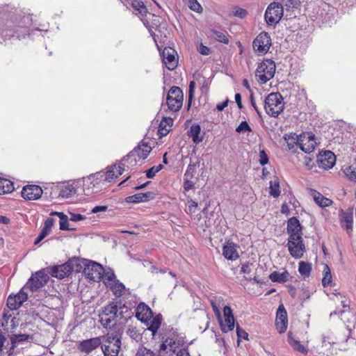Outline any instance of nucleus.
Segmentation results:
<instances>
[{
    "label": "nucleus",
    "mask_w": 356,
    "mask_h": 356,
    "mask_svg": "<svg viewBox=\"0 0 356 356\" xmlns=\"http://www.w3.org/2000/svg\"><path fill=\"white\" fill-rule=\"evenodd\" d=\"M343 172L350 181H356V170L352 166L347 167Z\"/></svg>",
    "instance_id": "53"
},
{
    "label": "nucleus",
    "mask_w": 356,
    "mask_h": 356,
    "mask_svg": "<svg viewBox=\"0 0 356 356\" xmlns=\"http://www.w3.org/2000/svg\"><path fill=\"white\" fill-rule=\"evenodd\" d=\"M79 261L80 260L76 258L70 259L62 265L51 267L50 273L53 277L63 279L65 277L69 276L73 271L80 272L82 266Z\"/></svg>",
    "instance_id": "3"
},
{
    "label": "nucleus",
    "mask_w": 356,
    "mask_h": 356,
    "mask_svg": "<svg viewBox=\"0 0 356 356\" xmlns=\"http://www.w3.org/2000/svg\"><path fill=\"white\" fill-rule=\"evenodd\" d=\"M50 232V230L45 229V227H42L40 234L36 238L34 245H37L44 238H45Z\"/></svg>",
    "instance_id": "60"
},
{
    "label": "nucleus",
    "mask_w": 356,
    "mask_h": 356,
    "mask_svg": "<svg viewBox=\"0 0 356 356\" xmlns=\"http://www.w3.org/2000/svg\"><path fill=\"white\" fill-rule=\"evenodd\" d=\"M173 120L171 118H163L159 126L158 135L160 138L165 136L171 130Z\"/></svg>",
    "instance_id": "33"
},
{
    "label": "nucleus",
    "mask_w": 356,
    "mask_h": 356,
    "mask_svg": "<svg viewBox=\"0 0 356 356\" xmlns=\"http://www.w3.org/2000/svg\"><path fill=\"white\" fill-rule=\"evenodd\" d=\"M181 343L179 341H177L172 339H166L160 346V348L156 356H177V353L180 348Z\"/></svg>",
    "instance_id": "13"
},
{
    "label": "nucleus",
    "mask_w": 356,
    "mask_h": 356,
    "mask_svg": "<svg viewBox=\"0 0 356 356\" xmlns=\"http://www.w3.org/2000/svg\"><path fill=\"white\" fill-rule=\"evenodd\" d=\"M188 137L192 138V140L195 144H199L204 139V136L201 135V127L199 124H193L187 131Z\"/></svg>",
    "instance_id": "31"
},
{
    "label": "nucleus",
    "mask_w": 356,
    "mask_h": 356,
    "mask_svg": "<svg viewBox=\"0 0 356 356\" xmlns=\"http://www.w3.org/2000/svg\"><path fill=\"white\" fill-rule=\"evenodd\" d=\"M270 194L274 197H277L280 195V184L277 181L270 182Z\"/></svg>",
    "instance_id": "48"
},
{
    "label": "nucleus",
    "mask_w": 356,
    "mask_h": 356,
    "mask_svg": "<svg viewBox=\"0 0 356 356\" xmlns=\"http://www.w3.org/2000/svg\"><path fill=\"white\" fill-rule=\"evenodd\" d=\"M236 131L238 133L245 132V131H252L251 127L249 126L246 121H243L236 129Z\"/></svg>",
    "instance_id": "57"
},
{
    "label": "nucleus",
    "mask_w": 356,
    "mask_h": 356,
    "mask_svg": "<svg viewBox=\"0 0 356 356\" xmlns=\"http://www.w3.org/2000/svg\"><path fill=\"white\" fill-rule=\"evenodd\" d=\"M136 150H131L126 156L119 163L120 165L123 166L124 171L132 170L137 165L138 161L140 160L138 159V156L136 154Z\"/></svg>",
    "instance_id": "25"
},
{
    "label": "nucleus",
    "mask_w": 356,
    "mask_h": 356,
    "mask_svg": "<svg viewBox=\"0 0 356 356\" xmlns=\"http://www.w3.org/2000/svg\"><path fill=\"white\" fill-rule=\"evenodd\" d=\"M209 36L219 42H222V33L220 31L211 30L209 33Z\"/></svg>",
    "instance_id": "63"
},
{
    "label": "nucleus",
    "mask_w": 356,
    "mask_h": 356,
    "mask_svg": "<svg viewBox=\"0 0 356 356\" xmlns=\"http://www.w3.org/2000/svg\"><path fill=\"white\" fill-rule=\"evenodd\" d=\"M51 215H56L59 218V219H60L59 224H60V229H62V230L70 229L68 218L66 215H65L62 212H53L51 213Z\"/></svg>",
    "instance_id": "41"
},
{
    "label": "nucleus",
    "mask_w": 356,
    "mask_h": 356,
    "mask_svg": "<svg viewBox=\"0 0 356 356\" xmlns=\"http://www.w3.org/2000/svg\"><path fill=\"white\" fill-rule=\"evenodd\" d=\"M162 60L169 70H175L179 62L177 51L171 47H165L161 54Z\"/></svg>",
    "instance_id": "14"
},
{
    "label": "nucleus",
    "mask_w": 356,
    "mask_h": 356,
    "mask_svg": "<svg viewBox=\"0 0 356 356\" xmlns=\"http://www.w3.org/2000/svg\"><path fill=\"white\" fill-rule=\"evenodd\" d=\"M317 161L320 168L329 170L335 164L336 157L331 151H325L318 154Z\"/></svg>",
    "instance_id": "17"
},
{
    "label": "nucleus",
    "mask_w": 356,
    "mask_h": 356,
    "mask_svg": "<svg viewBox=\"0 0 356 356\" xmlns=\"http://www.w3.org/2000/svg\"><path fill=\"white\" fill-rule=\"evenodd\" d=\"M188 207L186 212L189 213H193L196 211L197 208V203L193 201V200H190L188 201Z\"/></svg>",
    "instance_id": "62"
},
{
    "label": "nucleus",
    "mask_w": 356,
    "mask_h": 356,
    "mask_svg": "<svg viewBox=\"0 0 356 356\" xmlns=\"http://www.w3.org/2000/svg\"><path fill=\"white\" fill-rule=\"evenodd\" d=\"M124 171V168L123 166L120 165V163H115L112 166L108 167L106 172H101L103 175V180L104 183H106L113 181L121 175Z\"/></svg>",
    "instance_id": "20"
},
{
    "label": "nucleus",
    "mask_w": 356,
    "mask_h": 356,
    "mask_svg": "<svg viewBox=\"0 0 356 356\" xmlns=\"http://www.w3.org/2000/svg\"><path fill=\"white\" fill-rule=\"evenodd\" d=\"M247 13L246 10L240 7H235L232 11V14L234 16L238 17L241 19L244 18L247 15Z\"/></svg>",
    "instance_id": "56"
},
{
    "label": "nucleus",
    "mask_w": 356,
    "mask_h": 356,
    "mask_svg": "<svg viewBox=\"0 0 356 356\" xmlns=\"http://www.w3.org/2000/svg\"><path fill=\"white\" fill-rule=\"evenodd\" d=\"M102 343L101 337L83 340L79 343L78 349L83 353L89 354L101 346Z\"/></svg>",
    "instance_id": "19"
},
{
    "label": "nucleus",
    "mask_w": 356,
    "mask_h": 356,
    "mask_svg": "<svg viewBox=\"0 0 356 356\" xmlns=\"http://www.w3.org/2000/svg\"><path fill=\"white\" fill-rule=\"evenodd\" d=\"M235 246H224V257L229 260H235L238 257Z\"/></svg>",
    "instance_id": "43"
},
{
    "label": "nucleus",
    "mask_w": 356,
    "mask_h": 356,
    "mask_svg": "<svg viewBox=\"0 0 356 356\" xmlns=\"http://www.w3.org/2000/svg\"><path fill=\"white\" fill-rule=\"evenodd\" d=\"M102 176V172H98L83 179V191L86 195H89L101 190L105 184Z\"/></svg>",
    "instance_id": "6"
},
{
    "label": "nucleus",
    "mask_w": 356,
    "mask_h": 356,
    "mask_svg": "<svg viewBox=\"0 0 356 356\" xmlns=\"http://www.w3.org/2000/svg\"><path fill=\"white\" fill-rule=\"evenodd\" d=\"M191 170V166L189 165L187 168V170L184 175V192H188L194 186V182L189 180V177H193V175H190V170Z\"/></svg>",
    "instance_id": "42"
},
{
    "label": "nucleus",
    "mask_w": 356,
    "mask_h": 356,
    "mask_svg": "<svg viewBox=\"0 0 356 356\" xmlns=\"http://www.w3.org/2000/svg\"><path fill=\"white\" fill-rule=\"evenodd\" d=\"M287 231L289 234L287 245H302V227L296 218L292 217L289 219Z\"/></svg>",
    "instance_id": "9"
},
{
    "label": "nucleus",
    "mask_w": 356,
    "mask_h": 356,
    "mask_svg": "<svg viewBox=\"0 0 356 356\" xmlns=\"http://www.w3.org/2000/svg\"><path fill=\"white\" fill-rule=\"evenodd\" d=\"M288 340L290 346L293 348V350L301 353L302 354L306 355L308 353V349L305 347L303 345L300 343V341L298 339H296L291 332L288 333Z\"/></svg>",
    "instance_id": "36"
},
{
    "label": "nucleus",
    "mask_w": 356,
    "mask_h": 356,
    "mask_svg": "<svg viewBox=\"0 0 356 356\" xmlns=\"http://www.w3.org/2000/svg\"><path fill=\"white\" fill-rule=\"evenodd\" d=\"M79 263H82L83 272L88 278L93 281H98L102 279V273H104L102 265L86 259L80 260Z\"/></svg>",
    "instance_id": "8"
},
{
    "label": "nucleus",
    "mask_w": 356,
    "mask_h": 356,
    "mask_svg": "<svg viewBox=\"0 0 356 356\" xmlns=\"http://www.w3.org/2000/svg\"><path fill=\"white\" fill-rule=\"evenodd\" d=\"M28 298L26 293L21 290L17 294L10 295L7 299V306L11 310L18 309Z\"/></svg>",
    "instance_id": "21"
},
{
    "label": "nucleus",
    "mask_w": 356,
    "mask_h": 356,
    "mask_svg": "<svg viewBox=\"0 0 356 356\" xmlns=\"http://www.w3.org/2000/svg\"><path fill=\"white\" fill-rule=\"evenodd\" d=\"M101 348L104 356H118L121 348V340L118 334L112 333L101 337Z\"/></svg>",
    "instance_id": "4"
},
{
    "label": "nucleus",
    "mask_w": 356,
    "mask_h": 356,
    "mask_svg": "<svg viewBox=\"0 0 356 356\" xmlns=\"http://www.w3.org/2000/svg\"><path fill=\"white\" fill-rule=\"evenodd\" d=\"M264 107L268 115L277 118L284 107L282 96L279 92L270 93L264 100Z\"/></svg>",
    "instance_id": "2"
},
{
    "label": "nucleus",
    "mask_w": 356,
    "mask_h": 356,
    "mask_svg": "<svg viewBox=\"0 0 356 356\" xmlns=\"http://www.w3.org/2000/svg\"><path fill=\"white\" fill-rule=\"evenodd\" d=\"M284 14L282 4L273 2L268 5L265 12V19L268 25H275L282 19Z\"/></svg>",
    "instance_id": "10"
},
{
    "label": "nucleus",
    "mask_w": 356,
    "mask_h": 356,
    "mask_svg": "<svg viewBox=\"0 0 356 356\" xmlns=\"http://www.w3.org/2000/svg\"><path fill=\"white\" fill-rule=\"evenodd\" d=\"M332 315H339L341 319L347 324L348 327L356 324V314L351 309H343L339 312L335 311L330 314V316Z\"/></svg>",
    "instance_id": "24"
},
{
    "label": "nucleus",
    "mask_w": 356,
    "mask_h": 356,
    "mask_svg": "<svg viewBox=\"0 0 356 356\" xmlns=\"http://www.w3.org/2000/svg\"><path fill=\"white\" fill-rule=\"evenodd\" d=\"M136 356H156V354L150 349L142 347L138 350Z\"/></svg>",
    "instance_id": "55"
},
{
    "label": "nucleus",
    "mask_w": 356,
    "mask_h": 356,
    "mask_svg": "<svg viewBox=\"0 0 356 356\" xmlns=\"http://www.w3.org/2000/svg\"><path fill=\"white\" fill-rule=\"evenodd\" d=\"M312 196L315 203L321 207H327L332 204L333 202L329 198L325 197L319 192L312 191Z\"/></svg>",
    "instance_id": "34"
},
{
    "label": "nucleus",
    "mask_w": 356,
    "mask_h": 356,
    "mask_svg": "<svg viewBox=\"0 0 356 356\" xmlns=\"http://www.w3.org/2000/svg\"><path fill=\"white\" fill-rule=\"evenodd\" d=\"M299 3V0H282L281 4H282L283 8H285L286 11H289L298 8Z\"/></svg>",
    "instance_id": "46"
},
{
    "label": "nucleus",
    "mask_w": 356,
    "mask_h": 356,
    "mask_svg": "<svg viewBox=\"0 0 356 356\" xmlns=\"http://www.w3.org/2000/svg\"><path fill=\"white\" fill-rule=\"evenodd\" d=\"M259 162L261 165H264L268 163V156L264 149L259 151Z\"/></svg>",
    "instance_id": "61"
},
{
    "label": "nucleus",
    "mask_w": 356,
    "mask_h": 356,
    "mask_svg": "<svg viewBox=\"0 0 356 356\" xmlns=\"http://www.w3.org/2000/svg\"><path fill=\"white\" fill-rule=\"evenodd\" d=\"M128 3L131 4L132 8L134 9L135 11L137 13H136V15H138L142 21H143L144 24L147 26V23L145 22V17H147V15H152L154 17V15L148 13L147 9L146 6H145V3L143 1L140 0H126Z\"/></svg>",
    "instance_id": "23"
},
{
    "label": "nucleus",
    "mask_w": 356,
    "mask_h": 356,
    "mask_svg": "<svg viewBox=\"0 0 356 356\" xmlns=\"http://www.w3.org/2000/svg\"><path fill=\"white\" fill-rule=\"evenodd\" d=\"M43 191L40 186L29 184L23 187L22 197L26 200H35L41 197Z\"/></svg>",
    "instance_id": "15"
},
{
    "label": "nucleus",
    "mask_w": 356,
    "mask_h": 356,
    "mask_svg": "<svg viewBox=\"0 0 356 356\" xmlns=\"http://www.w3.org/2000/svg\"><path fill=\"white\" fill-rule=\"evenodd\" d=\"M102 278L103 279L104 282L107 286H108L110 284H111V282H114L116 280L115 274L112 271L102 273Z\"/></svg>",
    "instance_id": "49"
},
{
    "label": "nucleus",
    "mask_w": 356,
    "mask_h": 356,
    "mask_svg": "<svg viewBox=\"0 0 356 356\" xmlns=\"http://www.w3.org/2000/svg\"><path fill=\"white\" fill-rule=\"evenodd\" d=\"M275 324L277 330L280 333H284L287 328L288 325V317L287 312L283 305L281 304L279 305L276 313Z\"/></svg>",
    "instance_id": "18"
},
{
    "label": "nucleus",
    "mask_w": 356,
    "mask_h": 356,
    "mask_svg": "<svg viewBox=\"0 0 356 356\" xmlns=\"http://www.w3.org/2000/svg\"><path fill=\"white\" fill-rule=\"evenodd\" d=\"M108 287L111 289L113 294L117 297H120L125 289L124 285L118 280L111 282Z\"/></svg>",
    "instance_id": "40"
},
{
    "label": "nucleus",
    "mask_w": 356,
    "mask_h": 356,
    "mask_svg": "<svg viewBox=\"0 0 356 356\" xmlns=\"http://www.w3.org/2000/svg\"><path fill=\"white\" fill-rule=\"evenodd\" d=\"M275 63L270 59H265L258 64L255 71L256 78L261 84H264L275 75Z\"/></svg>",
    "instance_id": "5"
},
{
    "label": "nucleus",
    "mask_w": 356,
    "mask_h": 356,
    "mask_svg": "<svg viewBox=\"0 0 356 356\" xmlns=\"http://www.w3.org/2000/svg\"><path fill=\"white\" fill-rule=\"evenodd\" d=\"M163 168V165L159 164L156 166H153L146 170V176L147 178L152 179L153 178L157 172H159Z\"/></svg>",
    "instance_id": "52"
},
{
    "label": "nucleus",
    "mask_w": 356,
    "mask_h": 356,
    "mask_svg": "<svg viewBox=\"0 0 356 356\" xmlns=\"http://www.w3.org/2000/svg\"><path fill=\"white\" fill-rule=\"evenodd\" d=\"M131 314L129 307L121 302H112L106 305L99 313V322L104 327L111 328L118 321L130 318Z\"/></svg>",
    "instance_id": "1"
},
{
    "label": "nucleus",
    "mask_w": 356,
    "mask_h": 356,
    "mask_svg": "<svg viewBox=\"0 0 356 356\" xmlns=\"http://www.w3.org/2000/svg\"><path fill=\"white\" fill-rule=\"evenodd\" d=\"M15 189L14 183L10 180L0 177V195L10 193Z\"/></svg>",
    "instance_id": "37"
},
{
    "label": "nucleus",
    "mask_w": 356,
    "mask_h": 356,
    "mask_svg": "<svg viewBox=\"0 0 356 356\" xmlns=\"http://www.w3.org/2000/svg\"><path fill=\"white\" fill-rule=\"evenodd\" d=\"M184 94L178 86H172L166 97V104L171 112L175 113L180 110L183 105Z\"/></svg>",
    "instance_id": "7"
},
{
    "label": "nucleus",
    "mask_w": 356,
    "mask_h": 356,
    "mask_svg": "<svg viewBox=\"0 0 356 356\" xmlns=\"http://www.w3.org/2000/svg\"><path fill=\"white\" fill-rule=\"evenodd\" d=\"M152 149V147L150 144L145 140H143L133 150H136V154L138 156V159L143 161L148 156Z\"/></svg>",
    "instance_id": "27"
},
{
    "label": "nucleus",
    "mask_w": 356,
    "mask_h": 356,
    "mask_svg": "<svg viewBox=\"0 0 356 356\" xmlns=\"http://www.w3.org/2000/svg\"><path fill=\"white\" fill-rule=\"evenodd\" d=\"M235 325V318L232 309L224 306V327H227L228 330H232ZM226 332L224 329V332Z\"/></svg>",
    "instance_id": "32"
},
{
    "label": "nucleus",
    "mask_w": 356,
    "mask_h": 356,
    "mask_svg": "<svg viewBox=\"0 0 356 356\" xmlns=\"http://www.w3.org/2000/svg\"><path fill=\"white\" fill-rule=\"evenodd\" d=\"M198 51L201 54L205 56L209 55L211 53V49L207 46L203 45L202 44H201L198 47Z\"/></svg>",
    "instance_id": "64"
},
{
    "label": "nucleus",
    "mask_w": 356,
    "mask_h": 356,
    "mask_svg": "<svg viewBox=\"0 0 356 356\" xmlns=\"http://www.w3.org/2000/svg\"><path fill=\"white\" fill-rule=\"evenodd\" d=\"M31 338V336L25 334H13L10 337V340L11 346L8 350L7 353L9 356L13 355L15 353V349L24 342L26 341Z\"/></svg>",
    "instance_id": "28"
},
{
    "label": "nucleus",
    "mask_w": 356,
    "mask_h": 356,
    "mask_svg": "<svg viewBox=\"0 0 356 356\" xmlns=\"http://www.w3.org/2000/svg\"><path fill=\"white\" fill-rule=\"evenodd\" d=\"M302 134L298 136L293 133L284 134L283 138L287 143L289 149L293 150L296 146L300 147V142L302 138Z\"/></svg>",
    "instance_id": "35"
},
{
    "label": "nucleus",
    "mask_w": 356,
    "mask_h": 356,
    "mask_svg": "<svg viewBox=\"0 0 356 356\" xmlns=\"http://www.w3.org/2000/svg\"><path fill=\"white\" fill-rule=\"evenodd\" d=\"M211 305H212L213 310L218 318L220 328L221 329V330H222V318L220 315V312L218 307L216 306V305L214 302H211Z\"/></svg>",
    "instance_id": "58"
},
{
    "label": "nucleus",
    "mask_w": 356,
    "mask_h": 356,
    "mask_svg": "<svg viewBox=\"0 0 356 356\" xmlns=\"http://www.w3.org/2000/svg\"><path fill=\"white\" fill-rule=\"evenodd\" d=\"M58 196L63 198H68L74 195L76 193V187L74 183H66L60 186L57 188Z\"/></svg>",
    "instance_id": "30"
},
{
    "label": "nucleus",
    "mask_w": 356,
    "mask_h": 356,
    "mask_svg": "<svg viewBox=\"0 0 356 356\" xmlns=\"http://www.w3.org/2000/svg\"><path fill=\"white\" fill-rule=\"evenodd\" d=\"M49 278L48 274L44 270H38L29 278L25 288L31 291H37L48 282Z\"/></svg>",
    "instance_id": "12"
},
{
    "label": "nucleus",
    "mask_w": 356,
    "mask_h": 356,
    "mask_svg": "<svg viewBox=\"0 0 356 356\" xmlns=\"http://www.w3.org/2000/svg\"><path fill=\"white\" fill-rule=\"evenodd\" d=\"M194 88H195V82L191 81L190 84H189L188 102H187L188 109H189L191 106V103H192L193 96H194Z\"/></svg>",
    "instance_id": "54"
},
{
    "label": "nucleus",
    "mask_w": 356,
    "mask_h": 356,
    "mask_svg": "<svg viewBox=\"0 0 356 356\" xmlns=\"http://www.w3.org/2000/svg\"><path fill=\"white\" fill-rule=\"evenodd\" d=\"M289 273L287 270L282 273L274 271L269 275V279L273 282L284 283L289 280Z\"/></svg>",
    "instance_id": "38"
},
{
    "label": "nucleus",
    "mask_w": 356,
    "mask_h": 356,
    "mask_svg": "<svg viewBox=\"0 0 356 356\" xmlns=\"http://www.w3.org/2000/svg\"><path fill=\"white\" fill-rule=\"evenodd\" d=\"M127 334L131 339H133L136 341H138L139 339H140V334L138 332V331L134 327L129 326L127 330Z\"/></svg>",
    "instance_id": "50"
},
{
    "label": "nucleus",
    "mask_w": 356,
    "mask_h": 356,
    "mask_svg": "<svg viewBox=\"0 0 356 356\" xmlns=\"http://www.w3.org/2000/svg\"><path fill=\"white\" fill-rule=\"evenodd\" d=\"M289 251L292 257L300 258L306 251L305 246H288Z\"/></svg>",
    "instance_id": "45"
},
{
    "label": "nucleus",
    "mask_w": 356,
    "mask_h": 356,
    "mask_svg": "<svg viewBox=\"0 0 356 356\" xmlns=\"http://www.w3.org/2000/svg\"><path fill=\"white\" fill-rule=\"evenodd\" d=\"M332 282V275L330 268L327 265H325L323 269V277L322 279V284L323 286H328Z\"/></svg>",
    "instance_id": "47"
},
{
    "label": "nucleus",
    "mask_w": 356,
    "mask_h": 356,
    "mask_svg": "<svg viewBox=\"0 0 356 356\" xmlns=\"http://www.w3.org/2000/svg\"><path fill=\"white\" fill-rule=\"evenodd\" d=\"M156 197V193L152 191H147L145 193H139L127 197L126 200L128 202L139 203L147 202L154 200Z\"/></svg>",
    "instance_id": "29"
},
{
    "label": "nucleus",
    "mask_w": 356,
    "mask_h": 356,
    "mask_svg": "<svg viewBox=\"0 0 356 356\" xmlns=\"http://www.w3.org/2000/svg\"><path fill=\"white\" fill-rule=\"evenodd\" d=\"M153 312L145 303H140L136 308V316L141 322L147 323L152 317Z\"/></svg>",
    "instance_id": "26"
},
{
    "label": "nucleus",
    "mask_w": 356,
    "mask_h": 356,
    "mask_svg": "<svg viewBox=\"0 0 356 356\" xmlns=\"http://www.w3.org/2000/svg\"><path fill=\"white\" fill-rule=\"evenodd\" d=\"M271 44V38L269 34L263 31L254 38L252 47L258 54L264 55L268 51Z\"/></svg>",
    "instance_id": "11"
},
{
    "label": "nucleus",
    "mask_w": 356,
    "mask_h": 356,
    "mask_svg": "<svg viewBox=\"0 0 356 356\" xmlns=\"http://www.w3.org/2000/svg\"><path fill=\"white\" fill-rule=\"evenodd\" d=\"M236 334L238 337V343H239L240 339H248V334L244 330L241 328L238 325H236Z\"/></svg>",
    "instance_id": "59"
},
{
    "label": "nucleus",
    "mask_w": 356,
    "mask_h": 356,
    "mask_svg": "<svg viewBox=\"0 0 356 356\" xmlns=\"http://www.w3.org/2000/svg\"><path fill=\"white\" fill-rule=\"evenodd\" d=\"M316 145L314 135L312 133L303 134L300 142V148L307 154L314 151Z\"/></svg>",
    "instance_id": "22"
},
{
    "label": "nucleus",
    "mask_w": 356,
    "mask_h": 356,
    "mask_svg": "<svg viewBox=\"0 0 356 356\" xmlns=\"http://www.w3.org/2000/svg\"><path fill=\"white\" fill-rule=\"evenodd\" d=\"M186 1L188 3V7L196 13H201L202 11V8L197 0H188Z\"/></svg>",
    "instance_id": "51"
},
{
    "label": "nucleus",
    "mask_w": 356,
    "mask_h": 356,
    "mask_svg": "<svg viewBox=\"0 0 356 356\" xmlns=\"http://www.w3.org/2000/svg\"><path fill=\"white\" fill-rule=\"evenodd\" d=\"M312 270V266L310 264L305 261H300L299 263L298 271L301 275L304 277H307L310 275Z\"/></svg>",
    "instance_id": "44"
},
{
    "label": "nucleus",
    "mask_w": 356,
    "mask_h": 356,
    "mask_svg": "<svg viewBox=\"0 0 356 356\" xmlns=\"http://www.w3.org/2000/svg\"><path fill=\"white\" fill-rule=\"evenodd\" d=\"M339 218L341 227L348 233H350L353 230V209H348L346 211L340 209Z\"/></svg>",
    "instance_id": "16"
},
{
    "label": "nucleus",
    "mask_w": 356,
    "mask_h": 356,
    "mask_svg": "<svg viewBox=\"0 0 356 356\" xmlns=\"http://www.w3.org/2000/svg\"><path fill=\"white\" fill-rule=\"evenodd\" d=\"M147 323L149 325L148 330L154 335L161 326V317L160 316H156V317L152 316V318Z\"/></svg>",
    "instance_id": "39"
}]
</instances>
